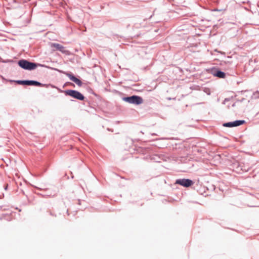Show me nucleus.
I'll use <instances>...</instances> for the list:
<instances>
[{"instance_id":"f257e3e1","label":"nucleus","mask_w":259,"mask_h":259,"mask_svg":"<svg viewBox=\"0 0 259 259\" xmlns=\"http://www.w3.org/2000/svg\"><path fill=\"white\" fill-rule=\"evenodd\" d=\"M17 64L22 69L32 71L35 70L38 67H41L48 68H51L52 70H55L60 73H62L66 75L68 77L69 79L75 83L78 87L82 85V82L79 76H76L72 72L70 71H65L58 68H51L45 64H42L36 62H32L28 60L21 59L17 62Z\"/></svg>"},{"instance_id":"f03ea898","label":"nucleus","mask_w":259,"mask_h":259,"mask_svg":"<svg viewBox=\"0 0 259 259\" xmlns=\"http://www.w3.org/2000/svg\"><path fill=\"white\" fill-rule=\"evenodd\" d=\"M238 64L236 55L228 56V76L235 77L237 74L236 68Z\"/></svg>"},{"instance_id":"7ed1b4c3","label":"nucleus","mask_w":259,"mask_h":259,"mask_svg":"<svg viewBox=\"0 0 259 259\" xmlns=\"http://www.w3.org/2000/svg\"><path fill=\"white\" fill-rule=\"evenodd\" d=\"M59 91L61 93H63L66 96H69L75 99L81 101H85V97L80 92L77 90L72 89L62 90L59 89Z\"/></svg>"},{"instance_id":"20e7f679","label":"nucleus","mask_w":259,"mask_h":259,"mask_svg":"<svg viewBox=\"0 0 259 259\" xmlns=\"http://www.w3.org/2000/svg\"><path fill=\"white\" fill-rule=\"evenodd\" d=\"M121 99L124 102L137 106L142 104L144 102L142 97L136 95H126L122 97Z\"/></svg>"},{"instance_id":"39448f33","label":"nucleus","mask_w":259,"mask_h":259,"mask_svg":"<svg viewBox=\"0 0 259 259\" xmlns=\"http://www.w3.org/2000/svg\"><path fill=\"white\" fill-rule=\"evenodd\" d=\"M239 159L238 156L232 155L228 152V169L232 170L238 169L240 166Z\"/></svg>"},{"instance_id":"423d86ee","label":"nucleus","mask_w":259,"mask_h":259,"mask_svg":"<svg viewBox=\"0 0 259 259\" xmlns=\"http://www.w3.org/2000/svg\"><path fill=\"white\" fill-rule=\"evenodd\" d=\"M195 184V181L188 178H180L175 180L174 185H179L184 188H189Z\"/></svg>"},{"instance_id":"0eeeda50","label":"nucleus","mask_w":259,"mask_h":259,"mask_svg":"<svg viewBox=\"0 0 259 259\" xmlns=\"http://www.w3.org/2000/svg\"><path fill=\"white\" fill-rule=\"evenodd\" d=\"M208 73L212 74L214 76L219 78H225L227 73L223 71L218 67H212L207 69Z\"/></svg>"},{"instance_id":"6e6552de","label":"nucleus","mask_w":259,"mask_h":259,"mask_svg":"<svg viewBox=\"0 0 259 259\" xmlns=\"http://www.w3.org/2000/svg\"><path fill=\"white\" fill-rule=\"evenodd\" d=\"M50 46L52 48L54 51H57L61 52L62 54H64L67 56L72 55L73 53H71L70 51L67 50H65V47L59 44L56 42H51Z\"/></svg>"},{"instance_id":"1a4fd4ad","label":"nucleus","mask_w":259,"mask_h":259,"mask_svg":"<svg viewBox=\"0 0 259 259\" xmlns=\"http://www.w3.org/2000/svg\"><path fill=\"white\" fill-rule=\"evenodd\" d=\"M245 123V120L243 119H237L233 121H229L228 122V127H237Z\"/></svg>"},{"instance_id":"9d476101","label":"nucleus","mask_w":259,"mask_h":259,"mask_svg":"<svg viewBox=\"0 0 259 259\" xmlns=\"http://www.w3.org/2000/svg\"><path fill=\"white\" fill-rule=\"evenodd\" d=\"M211 54L212 56H216L214 58V60H221L223 59L225 57V53L224 52L219 51L217 49L214 50L213 51L211 52Z\"/></svg>"},{"instance_id":"9b49d317","label":"nucleus","mask_w":259,"mask_h":259,"mask_svg":"<svg viewBox=\"0 0 259 259\" xmlns=\"http://www.w3.org/2000/svg\"><path fill=\"white\" fill-rule=\"evenodd\" d=\"M230 10L231 12L232 16H233L235 13V10L238 9L240 6V4L236 3L235 1L230 2L229 3Z\"/></svg>"},{"instance_id":"f8f14e48","label":"nucleus","mask_w":259,"mask_h":259,"mask_svg":"<svg viewBox=\"0 0 259 259\" xmlns=\"http://www.w3.org/2000/svg\"><path fill=\"white\" fill-rule=\"evenodd\" d=\"M28 85L39 87H47L48 84L42 83L37 80L28 79Z\"/></svg>"},{"instance_id":"ddd939ff","label":"nucleus","mask_w":259,"mask_h":259,"mask_svg":"<svg viewBox=\"0 0 259 259\" xmlns=\"http://www.w3.org/2000/svg\"><path fill=\"white\" fill-rule=\"evenodd\" d=\"M49 165L50 164L48 162H46L44 165H41L39 168V175H42L44 173H45L47 170V168Z\"/></svg>"},{"instance_id":"4468645a","label":"nucleus","mask_w":259,"mask_h":259,"mask_svg":"<svg viewBox=\"0 0 259 259\" xmlns=\"http://www.w3.org/2000/svg\"><path fill=\"white\" fill-rule=\"evenodd\" d=\"M237 32V28H230L228 30V33H229V35L231 37H233L234 36L236 35V33Z\"/></svg>"},{"instance_id":"2eb2a0df","label":"nucleus","mask_w":259,"mask_h":259,"mask_svg":"<svg viewBox=\"0 0 259 259\" xmlns=\"http://www.w3.org/2000/svg\"><path fill=\"white\" fill-rule=\"evenodd\" d=\"M85 89L89 93L94 95L95 97L97 98L100 97L99 95L96 94L90 87L87 86L85 87Z\"/></svg>"},{"instance_id":"dca6fc26","label":"nucleus","mask_w":259,"mask_h":259,"mask_svg":"<svg viewBox=\"0 0 259 259\" xmlns=\"http://www.w3.org/2000/svg\"><path fill=\"white\" fill-rule=\"evenodd\" d=\"M16 84L22 85H28V79L17 80Z\"/></svg>"},{"instance_id":"f3484780","label":"nucleus","mask_w":259,"mask_h":259,"mask_svg":"<svg viewBox=\"0 0 259 259\" xmlns=\"http://www.w3.org/2000/svg\"><path fill=\"white\" fill-rule=\"evenodd\" d=\"M1 79H2V81L3 83H6L7 82H9L11 83H13V82H15L16 83V81H17V80H13V79H6L5 78L4 76H1Z\"/></svg>"},{"instance_id":"a211bd4d","label":"nucleus","mask_w":259,"mask_h":259,"mask_svg":"<svg viewBox=\"0 0 259 259\" xmlns=\"http://www.w3.org/2000/svg\"><path fill=\"white\" fill-rule=\"evenodd\" d=\"M25 132L29 134L28 135H26V136L27 137V138H28L29 139L33 140L34 139H36L37 138V136H33V133H31L30 132H29L26 130H25Z\"/></svg>"},{"instance_id":"6ab92c4d","label":"nucleus","mask_w":259,"mask_h":259,"mask_svg":"<svg viewBox=\"0 0 259 259\" xmlns=\"http://www.w3.org/2000/svg\"><path fill=\"white\" fill-rule=\"evenodd\" d=\"M227 186L226 185L223 186L221 184H219V189L220 191H221L223 193H226L227 192Z\"/></svg>"},{"instance_id":"aec40b11","label":"nucleus","mask_w":259,"mask_h":259,"mask_svg":"<svg viewBox=\"0 0 259 259\" xmlns=\"http://www.w3.org/2000/svg\"><path fill=\"white\" fill-rule=\"evenodd\" d=\"M236 97V95L233 92L228 91V102H230L231 99H232L233 97Z\"/></svg>"},{"instance_id":"412c9836","label":"nucleus","mask_w":259,"mask_h":259,"mask_svg":"<svg viewBox=\"0 0 259 259\" xmlns=\"http://www.w3.org/2000/svg\"><path fill=\"white\" fill-rule=\"evenodd\" d=\"M251 98L254 99H256L259 98V91H257L254 92Z\"/></svg>"},{"instance_id":"4be33fe9","label":"nucleus","mask_w":259,"mask_h":259,"mask_svg":"<svg viewBox=\"0 0 259 259\" xmlns=\"http://www.w3.org/2000/svg\"><path fill=\"white\" fill-rule=\"evenodd\" d=\"M157 158H159V157L157 155H154L152 156H151V160H154L156 162H157Z\"/></svg>"},{"instance_id":"5701e85b","label":"nucleus","mask_w":259,"mask_h":259,"mask_svg":"<svg viewBox=\"0 0 259 259\" xmlns=\"http://www.w3.org/2000/svg\"><path fill=\"white\" fill-rule=\"evenodd\" d=\"M204 91L205 93H206L207 95H210V91L208 88H205L204 90Z\"/></svg>"},{"instance_id":"b1692460","label":"nucleus","mask_w":259,"mask_h":259,"mask_svg":"<svg viewBox=\"0 0 259 259\" xmlns=\"http://www.w3.org/2000/svg\"><path fill=\"white\" fill-rule=\"evenodd\" d=\"M140 149H141V152H142L143 154H145L146 153V148H140Z\"/></svg>"},{"instance_id":"393cba45","label":"nucleus","mask_w":259,"mask_h":259,"mask_svg":"<svg viewBox=\"0 0 259 259\" xmlns=\"http://www.w3.org/2000/svg\"><path fill=\"white\" fill-rule=\"evenodd\" d=\"M245 98H242L241 99H237V102H242L243 101L245 100Z\"/></svg>"},{"instance_id":"a878e982","label":"nucleus","mask_w":259,"mask_h":259,"mask_svg":"<svg viewBox=\"0 0 259 259\" xmlns=\"http://www.w3.org/2000/svg\"><path fill=\"white\" fill-rule=\"evenodd\" d=\"M4 189H5V190H8V187H9V185H8V184H5L4 185Z\"/></svg>"},{"instance_id":"bb28decb","label":"nucleus","mask_w":259,"mask_h":259,"mask_svg":"<svg viewBox=\"0 0 259 259\" xmlns=\"http://www.w3.org/2000/svg\"><path fill=\"white\" fill-rule=\"evenodd\" d=\"M14 62V61L13 60H7L6 61H4L3 62L8 63V62Z\"/></svg>"},{"instance_id":"cd10ccee","label":"nucleus","mask_w":259,"mask_h":259,"mask_svg":"<svg viewBox=\"0 0 259 259\" xmlns=\"http://www.w3.org/2000/svg\"><path fill=\"white\" fill-rule=\"evenodd\" d=\"M107 130L108 131H109V132H114V130L113 128H109V127H108L107 128Z\"/></svg>"},{"instance_id":"c85d7f7f","label":"nucleus","mask_w":259,"mask_h":259,"mask_svg":"<svg viewBox=\"0 0 259 259\" xmlns=\"http://www.w3.org/2000/svg\"><path fill=\"white\" fill-rule=\"evenodd\" d=\"M226 102H227V98L224 99V100H223V101L222 102V104H225Z\"/></svg>"},{"instance_id":"c756f323","label":"nucleus","mask_w":259,"mask_h":259,"mask_svg":"<svg viewBox=\"0 0 259 259\" xmlns=\"http://www.w3.org/2000/svg\"><path fill=\"white\" fill-rule=\"evenodd\" d=\"M241 3L242 4H245V3L250 4V2L249 1H247L246 2L245 1H243L241 2Z\"/></svg>"},{"instance_id":"7c9ffc66","label":"nucleus","mask_w":259,"mask_h":259,"mask_svg":"<svg viewBox=\"0 0 259 259\" xmlns=\"http://www.w3.org/2000/svg\"><path fill=\"white\" fill-rule=\"evenodd\" d=\"M127 140H128L129 141L131 142V143H132V144L133 143L134 141H133V140L132 139H131V138H127Z\"/></svg>"},{"instance_id":"2f4dec72","label":"nucleus","mask_w":259,"mask_h":259,"mask_svg":"<svg viewBox=\"0 0 259 259\" xmlns=\"http://www.w3.org/2000/svg\"><path fill=\"white\" fill-rule=\"evenodd\" d=\"M236 103H237V101H236V102H234L233 103H232V104H231V106H232V107H235V105H236Z\"/></svg>"},{"instance_id":"473e14b6","label":"nucleus","mask_w":259,"mask_h":259,"mask_svg":"<svg viewBox=\"0 0 259 259\" xmlns=\"http://www.w3.org/2000/svg\"><path fill=\"white\" fill-rule=\"evenodd\" d=\"M222 125L224 127H227V122H224Z\"/></svg>"},{"instance_id":"72a5a7b5","label":"nucleus","mask_w":259,"mask_h":259,"mask_svg":"<svg viewBox=\"0 0 259 259\" xmlns=\"http://www.w3.org/2000/svg\"><path fill=\"white\" fill-rule=\"evenodd\" d=\"M32 186L34 187L35 188L37 189V190H41V188H39V187H38L37 186H33V185H32Z\"/></svg>"},{"instance_id":"f704fd0d","label":"nucleus","mask_w":259,"mask_h":259,"mask_svg":"<svg viewBox=\"0 0 259 259\" xmlns=\"http://www.w3.org/2000/svg\"><path fill=\"white\" fill-rule=\"evenodd\" d=\"M66 83H68L69 84L73 85V87H75V85L73 83H72L71 82H66Z\"/></svg>"},{"instance_id":"c9c22d12","label":"nucleus","mask_w":259,"mask_h":259,"mask_svg":"<svg viewBox=\"0 0 259 259\" xmlns=\"http://www.w3.org/2000/svg\"><path fill=\"white\" fill-rule=\"evenodd\" d=\"M71 179H73L74 178V176L73 175L72 172H71Z\"/></svg>"},{"instance_id":"e433bc0d","label":"nucleus","mask_w":259,"mask_h":259,"mask_svg":"<svg viewBox=\"0 0 259 259\" xmlns=\"http://www.w3.org/2000/svg\"><path fill=\"white\" fill-rule=\"evenodd\" d=\"M80 202H81V200H78V204H80Z\"/></svg>"},{"instance_id":"4c0bfd02","label":"nucleus","mask_w":259,"mask_h":259,"mask_svg":"<svg viewBox=\"0 0 259 259\" xmlns=\"http://www.w3.org/2000/svg\"><path fill=\"white\" fill-rule=\"evenodd\" d=\"M21 192H22V194H23V195H25V192H24V191L23 190H21Z\"/></svg>"},{"instance_id":"58836bf2","label":"nucleus","mask_w":259,"mask_h":259,"mask_svg":"<svg viewBox=\"0 0 259 259\" xmlns=\"http://www.w3.org/2000/svg\"><path fill=\"white\" fill-rule=\"evenodd\" d=\"M130 26V24H128L126 25V28H128Z\"/></svg>"},{"instance_id":"ea45409f","label":"nucleus","mask_w":259,"mask_h":259,"mask_svg":"<svg viewBox=\"0 0 259 259\" xmlns=\"http://www.w3.org/2000/svg\"><path fill=\"white\" fill-rule=\"evenodd\" d=\"M134 27H135V28H138V27L136 26V24H135L133 26Z\"/></svg>"},{"instance_id":"a19ab883","label":"nucleus","mask_w":259,"mask_h":259,"mask_svg":"<svg viewBox=\"0 0 259 259\" xmlns=\"http://www.w3.org/2000/svg\"><path fill=\"white\" fill-rule=\"evenodd\" d=\"M230 105H231V104L230 103H228V108H229Z\"/></svg>"},{"instance_id":"79ce46f5","label":"nucleus","mask_w":259,"mask_h":259,"mask_svg":"<svg viewBox=\"0 0 259 259\" xmlns=\"http://www.w3.org/2000/svg\"><path fill=\"white\" fill-rule=\"evenodd\" d=\"M220 225H221L223 227H224V228H226V227H225V226H223V225H222V224H220Z\"/></svg>"},{"instance_id":"37998d69","label":"nucleus","mask_w":259,"mask_h":259,"mask_svg":"<svg viewBox=\"0 0 259 259\" xmlns=\"http://www.w3.org/2000/svg\"><path fill=\"white\" fill-rule=\"evenodd\" d=\"M167 99L168 100H171V98H170V97L167 98Z\"/></svg>"},{"instance_id":"c03bdc74","label":"nucleus","mask_w":259,"mask_h":259,"mask_svg":"<svg viewBox=\"0 0 259 259\" xmlns=\"http://www.w3.org/2000/svg\"><path fill=\"white\" fill-rule=\"evenodd\" d=\"M235 81L236 82L237 84H238L239 83V81H237V80H235Z\"/></svg>"},{"instance_id":"a18cd8bd","label":"nucleus","mask_w":259,"mask_h":259,"mask_svg":"<svg viewBox=\"0 0 259 259\" xmlns=\"http://www.w3.org/2000/svg\"><path fill=\"white\" fill-rule=\"evenodd\" d=\"M156 135V134H154V133H153V134H152V135Z\"/></svg>"},{"instance_id":"49530a36","label":"nucleus","mask_w":259,"mask_h":259,"mask_svg":"<svg viewBox=\"0 0 259 259\" xmlns=\"http://www.w3.org/2000/svg\"><path fill=\"white\" fill-rule=\"evenodd\" d=\"M2 198V197H1V196H0V198Z\"/></svg>"},{"instance_id":"de8ad7c7","label":"nucleus","mask_w":259,"mask_h":259,"mask_svg":"<svg viewBox=\"0 0 259 259\" xmlns=\"http://www.w3.org/2000/svg\"><path fill=\"white\" fill-rule=\"evenodd\" d=\"M258 7H259V5H258Z\"/></svg>"},{"instance_id":"09e8293b","label":"nucleus","mask_w":259,"mask_h":259,"mask_svg":"<svg viewBox=\"0 0 259 259\" xmlns=\"http://www.w3.org/2000/svg\"><path fill=\"white\" fill-rule=\"evenodd\" d=\"M1 85H2V84H0Z\"/></svg>"}]
</instances>
